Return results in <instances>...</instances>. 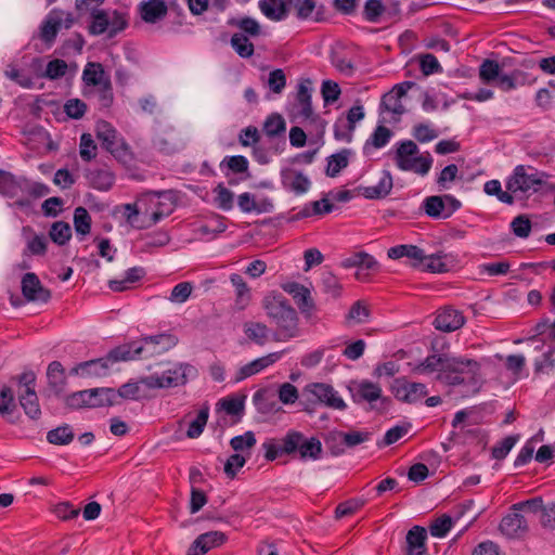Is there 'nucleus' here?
I'll return each mask as SVG.
<instances>
[{
  "mask_svg": "<svg viewBox=\"0 0 555 555\" xmlns=\"http://www.w3.org/2000/svg\"><path fill=\"white\" fill-rule=\"evenodd\" d=\"M420 374L436 373V379L444 385L457 386L465 383L476 384L480 374V364L466 357H450L446 353L427 356L416 367Z\"/></svg>",
  "mask_w": 555,
  "mask_h": 555,
  "instance_id": "obj_1",
  "label": "nucleus"
},
{
  "mask_svg": "<svg viewBox=\"0 0 555 555\" xmlns=\"http://www.w3.org/2000/svg\"><path fill=\"white\" fill-rule=\"evenodd\" d=\"M262 308L274 326V341H288L300 335L298 314L282 295L269 293L262 299Z\"/></svg>",
  "mask_w": 555,
  "mask_h": 555,
  "instance_id": "obj_2",
  "label": "nucleus"
},
{
  "mask_svg": "<svg viewBox=\"0 0 555 555\" xmlns=\"http://www.w3.org/2000/svg\"><path fill=\"white\" fill-rule=\"evenodd\" d=\"M139 207L141 210L140 228H150L173 212L175 195L171 191L149 192L139 197Z\"/></svg>",
  "mask_w": 555,
  "mask_h": 555,
  "instance_id": "obj_3",
  "label": "nucleus"
},
{
  "mask_svg": "<svg viewBox=\"0 0 555 555\" xmlns=\"http://www.w3.org/2000/svg\"><path fill=\"white\" fill-rule=\"evenodd\" d=\"M393 159L400 170L411 171L420 176H426L434 162L428 152L421 154L418 146L412 140H405L397 144Z\"/></svg>",
  "mask_w": 555,
  "mask_h": 555,
  "instance_id": "obj_4",
  "label": "nucleus"
},
{
  "mask_svg": "<svg viewBox=\"0 0 555 555\" xmlns=\"http://www.w3.org/2000/svg\"><path fill=\"white\" fill-rule=\"evenodd\" d=\"M197 376V369L189 363H175L162 374L142 377L141 383L150 389L175 388L184 386L189 379Z\"/></svg>",
  "mask_w": 555,
  "mask_h": 555,
  "instance_id": "obj_5",
  "label": "nucleus"
},
{
  "mask_svg": "<svg viewBox=\"0 0 555 555\" xmlns=\"http://www.w3.org/2000/svg\"><path fill=\"white\" fill-rule=\"evenodd\" d=\"M96 138L102 146L118 162L128 164L133 160L131 147L125 138L107 121L100 120L95 126Z\"/></svg>",
  "mask_w": 555,
  "mask_h": 555,
  "instance_id": "obj_6",
  "label": "nucleus"
},
{
  "mask_svg": "<svg viewBox=\"0 0 555 555\" xmlns=\"http://www.w3.org/2000/svg\"><path fill=\"white\" fill-rule=\"evenodd\" d=\"M283 450L286 455L298 454L302 461L318 460L322 453V444L318 438H306L304 434L289 430L283 437Z\"/></svg>",
  "mask_w": 555,
  "mask_h": 555,
  "instance_id": "obj_7",
  "label": "nucleus"
},
{
  "mask_svg": "<svg viewBox=\"0 0 555 555\" xmlns=\"http://www.w3.org/2000/svg\"><path fill=\"white\" fill-rule=\"evenodd\" d=\"M16 383L18 401L25 414L31 420H38L41 416L39 399L35 390L36 376L33 372H25L11 380Z\"/></svg>",
  "mask_w": 555,
  "mask_h": 555,
  "instance_id": "obj_8",
  "label": "nucleus"
},
{
  "mask_svg": "<svg viewBox=\"0 0 555 555\" xmlns=\"http://www.w3.org/2000/svg\"><path fill=\"white\" fill-rule=\"evenodd\" d=\"M114 392L109 388H94L74 392L66 398L70 409L95 408L112 404Z\"/></svg>",
  "mask_w": 555,
  "mask_h": 555,
  "instance_id": "obj_9",
  "label": "nucleus"
},
{
  "mask_svg": "<svg viewBox=\"0 0 555 555\" xmlns=\"http://www.w3.org/2000/svg\"><path fill=\"white\" fill-rule=\"evenodd\" d=\"M550 177L548 173L541 171L528 173L525 166L519 165L514 169L513 175L506 181V189L512 193L538 191L544 184V180Z\"/></svg>",
  "mask_w": 555,
  "mask_h": 555,
  "instance_id": "obj_10",
  "label": "nucleus"
},
{
  "mask_svg": "<svg viewBox=\"0 0 555 555\" xmlns=\"http://www.w3.org/2000/svg\"><path fill=\"white\" fill-rule=\"evenodd\" d=\"M304 395L308 397L309 401L318 402L335 410H344L346 408L345 401L338 396L334 388L325 383L308 384L304 388Z\"/></svg>",
  "mask_w": 555,
  "mask_h": 555,
  "instance_id": "obj_11",
  "label": "nucleus"
},
{
  "mask_svg": "<svg viewBox=\"0 0 555 555\" xmlns=\"http://www.w3.org/2000/svg\"><path fill=\"white\" fill-rule=\"evenodd\" d=\"M413 85L414 83L411 81L398 83L390 91L385 93L380 102V113L389 114L392 120H399L401 115L405 112L401 99L405 96L408 90Z\"/></svg>",
  "mask_w": 555,
  "mask_h": 555,
  "instance_id": "obj_12",
  "label": "nucleus"
},
{
  "mask_svg": "<svg viewBox=\"0 0 555 555\" xmlns=\"http://www.w3.org/2000/svg\"><path fill=\"white\" fill-rule=\"evenodd\" d=\"M312 82L310 79H301L298 83L296 93V103L293 106V114L295 118L309 120L313 117V109L311 104Z\"/></svg>",
  "mask_w": 555,
  "mask_h": 555,
  "instance_id": "obj_13",
  "label": "nucleus"
},
{
  "mask_svg": "<svg viewBox=\"0 0 555 555\" xmlns=\"http://www.w3.org/2000/svg\"><path fill=\"white\" fill-rule=\"evenodd\" d=\"M395 397L405 403H416L428 393L427 387L423 383H412L408 380H396L392 386Z\"/></svg>",
  "mask_w": 555,
  "mask_h": 555,
  "instance_id": "obj_14",
  "label": "nucleus"
},
{
  "mask_svg": "<svg viewBox=\"0 0 555 555\" xmlns=\"http://www.w3.org/2000/svg\"><path fill=\"white\" fill-rule=\"evenodd\" d=\"M465 324V317L462 311L450 306L437 311L434 326L436 330L450 333L461 328Z\"/></svg>",
  "mask_w": 555,
  "mask_h": 555,
  "instance_id": "obj_15",
  "label": "nucleus"
},
{
  "mask_svg": "<svg viewBox=\"0 0 555 555\" xmlns=\"http://www.w3.org/2000/svg\"><path fill=\"white\" fill-rule=\"evenodd\" d=\"M502 534L509 539L524 537L529 529L526 517L518 511H512L504 516L499 526Z\"/></svg>",
  "mask_w": 555,
  "mask_h": 555,
  "instance_id": "obj_16",
  "label": "nucleus"
},
{
  "mask_svg": "<svg viewBox=\"0 0 555 555\" xmlns=\"http://www.w3.org/2000/svg\"><path fill=\"white\" fill-rule=\"evenodd\" d=\"M227 535L221 531H209L199 534L189 547L186 555H205L210 550L224 544Z\"/></svg>",
  "mask_w": 555,
  "mask_h": 555,
  "instance_id": "obj_17",
  "label": "nucleus"
},
{
  "mask_svg": "<svg viewBox=\"0 0 555 555\" xmlns=\"http://www.w3.org/2000/svg\"><path fill=\"white\" fill-rule=\"evenodd\" d=\"M283 353H284V351L271 352V353H268L267 356L255 359L251 362L243 365L236 372L234 382L240 383V382L246 379L247 377H250V376L261 372L262 370L269 367L270 365L278 362L282 358Z\"/></svg>",
  "mask_w": 555,
  "mask_h": 555,
  "instance_id": "obj_18",
  "label": "nucleus"
},
{
  "mask_svg": "<svg viewBox=\"0 0 555 555\" xmlns=\"http://www.w3.org/2000/svg\"><path fill=\"white\" fill-rule=\"evenodd\" d=\"M22 293L28 301L47 302L51 298L50 291L42 286L39 278L33 272L23 276Z\"/></svg>",
  "mask_w": 555,
  "mask_h": 555,
  "instance_id": "obj_19",
  "label": "nucleus"
},
{
  "mask_svg": "<svg viewBox=\"0 0 555 555\" xmlns=\"http://www.w3.org/2000/svg\"><path fill=\"white\" fill-rule=\"evenodd\" d=\"M281 182L284 189L296 195L307 193L311 186L309 178L294 168H285L281 171Z\"/></svg>",
  "mask_w": 555,
  "mask_h": 555,
  "instance_id": "obj_20",
  "label": "nucleus"
},
{
  "mask_svg": "<svg viewBox=\"0 0 555 555\" xmlns=\"http://www.w3.org/2000/svg\"><path fill=\"white\" fill-rule=\"evenodd\" d=\"M112 364L113 362L107 354L104 358L93 359L77 364L72 370V373L81 375L83 377H103L108 375Z\"/></svg>",
  "mask_w": 555,
  "mask_h": 555,
  "instance_id": "obj_21",
  "label": "nucleus"
},
{
  "mask_svg": "<svg viewBox=\"0 0 555 555\" xmlns=\"http://www.w3.org/2000/svg\"><path fill=\"white\" fill-rule=\"evenodd\" d=\"M352 400L356 403L367 402L371 408L382 398V388L370 380H361L350 388Z\"/></svg>",
  "mask_w": 555,
  "mask_h": 555,
  "instance_id": "obj_22",
  "label": "nucleus"
},
{
  "mask_svg": "<svg viewBox=\"0 0 555 555\" xmlns=\"http://www.w3.org/2000/svg\"><path fill=\"white\" fill-rule=\"evenodd\" d=\"M387 256L395 260L405 257L412 267L418 268L424 259V250L415 245L403 244L390 247Z\"/></svg>",
  "mask_w": 555,
  "mask_h": 555,
  "instance_id": "obj_23",
  "label": "nucleus"
},
{
  "mask_svg": "<svg viewBox=\"0 0 555 555\" xmlns=\"http://www.w3.org/2000/svg\"><path fill=\"white\" fill-rule=\"evenodd\" d=\"M282 288L293 296L297 306L302 312H306L313 308V302L310 296V292L307 287L296 282H288L282 285Z\"/></svg>",
  "mask_w": 555,
  "mask_h": 555,
  "instance_id": "obj_24",
  "label": "nucleus"
},
{
  "mask_svg": "<svg viewBox=\"0 0 555 555\" xmlns=\"http://www.w3.org/2000/svg\"><path fill=\"white\" fill-rule=\"evenodd\" d=\"M168 9L164 0H149L140 4V14L144 22L156 23L167 15Z\"/></svg>",
  "mask_w": 555,
  "mask_h": 555,
  "instance_id": "obj_25",
  "label": "nucleus"
},
{
  "mask_svg": "<svg viewBox=\"0 0 555 555\" xmlns=\"http://www.w3.org/2000/svg\"><path fill=\"white\" fill-rule=\"evenodd\" d=\"M427 532L421 526H414L408 531L406 534V554L408 555H422L425 553V541Z\"/></svg>",
  "mask_w": 555,
  "mask_h": 555,
  "instance_id": "obj_26",
  "label": "nucleus"
},
{
  "mask_svg": "<svg viewBox=\"0 0 555 555\" xmlns=\"http://www.w3.org/2000/svg\"><path fill=\"white\" fill-rule=\"evenodd\" d=\"M230 281L235 289V307L237 310H244L250 304L251 293L250 288L244 279L233 273L230 275Z\"/></svg>",
  "mask_w": 555,
  "mask_h": 555,
  "instance_id": "obj_27",
  "label": "nucleus"
},
{
  "mask_svg": "<svg viewBox=\"0 0 555 555\" xmlns=\"http://www.w3.org/2000/svg\"><path fill=\"white\" fill-rule=\"evenodd\" d=\"M343 267L345 268H358L359 270L356 272V278L361 280V269L365 270H376L377 261L375 258L366 253H356L350 257L344 259Z\"/></svg>",
  "mask_w": 555,
  "mask_h": 555,
  "instance_id": "obj_28",
  "label": "nucleus"
},
{
  "mask_svg": "<svg viewBox=\"0 0 555 555\" xmlns=\"http://www.w3.org/2000/svg\"><path fill=\"white\" fill-rule=\"evenodd\" d=\"M451 263V259L446 254L426 255L424 251V259L418 268L433 273H442L449 271Z\"/></svg>",
  "mask_w": 555,
  "mask_h": 555,
  "instance_id": "obj_29",
  "label": "nucleus"
},
{
  "mask_svg": "<svg viewBox=\"0 0 555 555\" xmlns=\"http://www.w3.org/2000/svg\"><path fill=\"white\" fill-rule=\"evenodd\" d=\"M143 351V346L137 341L125 344L112 349L108 352L113 363L137 359Z\"/></svg>",
  "mask_w": 555,
  "mask_h": 555,
  "instance_id": "obj_30",
  "label": "nucleus"
},
{
  "mask_svg": "<svg viewBox=\"0 0 555 555\" xmlns=\"http://www.w3.org/2000/svg\"><path fill=\"white\" fill-rule=\"evenodd\" d=\"M87 179L92 188L108 191L115 182V175L106 168H101L89 171Z\"/></svg>",
  "mask_w": 555,
  "mask_h": 555,
  "instance_id": "obj_31",
  "label": "nucleus"
},
{
  "mask_svg": "<svg viewBox=\"0 0 555 555\" xmlns=\"http://www.w3.org/2000/svg\"><path fill=\"white\" fill-rule=\"evenodd\" d=\"M243 330L246 337L259 346L269 340L270 328L264 323L248 321L244 323Z\"/></svg>",
  "mask_w": 555,
  "mask_h": 555,
  "instance_id": "obj_32",
  "label": "nucleus"
},
{
  "mask_svg": "<svg viewBox=\"0 0 555 555\" xmlns=\"http://www.w3.org/2000/svg\"><path fill=\"white\" fill-rule=\"evenodd\" d=\"M23 179H17L10 172L0 170V193L8 197H16L22 194Z\"/></svg>",
  "mask_w": 555,
  "mask_h": 555,
  "instance_id": "obj_33",
  "label": "nucleus"
},
{
  "mask_svg": "<svg viewBox=\"0 0 555 555\" xmlns=\"http://www.w3.org/2000/svg\"><path fill=\"white\" fill-rule=\"evenodd\" d=\"M392 189V177L385 172L376 185L363 188L362 194L370 199L386 197Z\"/></svg>",
  "mask_w": 555,
  "mask_h": 555,
  "instance_id": "obj_34",
  "label": "nucleus"
},
{
  "mask_svg": "<svg viewBox=\"0 0 555 555\" xmlns=\"http://www.w3.org/2000/svg\"><path fill=\"white\" fill-rule=\"evenodd\" d=\"M82 80L88 86H102L111 81L105 75L104 68L100 63H88L82 73Z\"/></svg>",
  "mask_w": 555,
  "mask_h": 555,
  "instance_id": "obj_35",
  "label": "nucleus"
},
{
  "mask_svg": "<svg viewBox=\"0 0 555 555\" xmlns=\"http://www.w3.org/2000/svg\"><path fill=\"white\" fill-rule=\"evenodd\" d=\"M392 132L385 126H378L364 144V153L370 154L373 149L384 147L390 140Z\"/></svg>",
  "mask_w": 555,
  "mask_h": 555,
  "instance_id": "obj_36",
  "label": "nucleus"
},
{
  "mask_svg": "<svg viewBox=\"0 0 555 555\" xmlns=\"http://www.w3.org/2000/svg\"><path fill=\"white\" fill-rule=\"evenodd\" d=\"M261 12L273 21L285 18L287 10L282 0H266L260 3Z\"/></svg>",
  "mask_w": 555,
  "mask_h": 555,
  "instance_id": "obj_37",
  "label": "nucleus"
},
{
  "mask_svg": "<svg viewBox=\"0 0 555 555\" xmlns=\"http://www.w3.org/2000/svg\"><path fill=\"white\" fill-rule=\"evenodd\" d=\"M425 212L433 218H449L443 196H429L424 201Z\"/></svg>",
  "mask_w": 555,
  "mask_h": 555,
  "instance_id": "obj_38",
  "label": "nucleus"
},
{
  "mask_svg": "<svg viewBox=\"0 0 555 555\" xmlns=\"http://www.w3.org/2000/svg\"><path fill=\"white\" fill-rule=\"evenodd\" d=\"M61 28L62 22L59 15L50 12L41 26V39L46 42H52Z\"/></svg>",
  "mask_w": 555,
  "mask_h": 555,
  "instance_id": "obj_39",
  "label": "nucleus"
},
{
  "mask_svg": "<svg viewBox=\"0 0 555 555\" xmlns=\"http://www.w3.org/2000/svg\"><path fill=\"white\" fill-rule=\"evenodd\" d=\"M74 227L77 235H81L83 240L91 230V217L85 207H77L74 211Z\"/></svg>",
  "mask_w": 555,
  "mask_h": 555,
  "instance_id": "obj_40",
  "label": "nucleus"
},
{
  "mask_svg": "<svg viewBox=\"0 0 555 555\" xmlns=\"http://www.w3.org/2000/svg\"><path fill=\"white\" fill-rule=\"evenodd\" d=\"M215 194L214 203L222 210H231L234 204V194L231 190L225 188L222 183H219L214 190Z\"/></svg>",
  "mask_w": 555,
  "mask_h": 555,
  "instance_id": "obj_41",
  "label": "nucleus"
},
{
  "mask_svg": "<svg viewBox=\"0 0 555 555\" xmlns=\"http://www.w3.org/2000/svg\"><path fill=\"white\" fill-rule=\"evenodd\" d=\"M50 238L57 245H65L72 237V228L65 221H56L49 231Z\"/></svg>",
  "mask_w": 555,
  "mask_h": 555,
  "instance_id": "obj_42",
  "label": "nucleus"
},
{
  "mask_svg": "<svg viewBox=\"0 0 555 555\" xmlns=\"http://www.w3.org/2000/svg\"><path fill=\"white\" fill-rule=\"evenodd\" d=\"M349 151L343 150L339 153L331 155L327 158L326 175L328 177H336L344 168L348 166Z\"/></svg>",
  "mask_w": 555,
  "mask_h": 555,
  "instance_id": "obj_43",
  "label": "nucleus"
},
{
  "mask_svg": "<svg viewBox=\"0 0 555 555\" xmlns=\"http://www.w3.org/2000/svg\"><path fill=\"white\" fill-rule=\"evenodd\" d=\"M209 417V408L208 405H204L197 413V416L194 421H192L189 425L186 436L191 439L198 438L208 422Z\"/></svg>",
  "mask_w": 555,
  "mask_h": 555,
  "instance_id": "obj_44",
  "label": "nucleus"
},
{
  "mask_svg": "<svg viewBox=\"0 0 555 555\" xmlns=\"http://www.w3.org/2000/svg\"><path fill=\"white\" fill-rule=\"evenodd\" d=\"M286 124L284 118L279 114H271L263 124V131L268 137H278L284 134Z\"/></svg>",
  "mask_w": 555,
  "mask_h": 555,
  "instance_id": "obj_45",
  "label": "nucleus"
},
{
  "mask_svg": "<svg viewBox=\"0 0 555 555\" xmlns=\"http://www.w3.org/2000/svg\"><path fill=\"white\" fill-rule=\"evenodd\" d=\"M370 313L371 311L369 305L361 300H358L350 307L346 319L348 322L360 324L369 320Z\"/></svg>",
  "mask_w": 555,
  "mask_h": 555,
  "instance_id": "obj_46",
  "label": "nucleus"
},
{
  "mask_svg": "<svg viewBox=\"0 0 555 555\" xmlns=\"http://www.w3.org/2000/svg\"><path fill=\"white\" fill-rule=\"evenodd\" d=\"M47 439L50 443L53 444H68L74 439V433L68 425L60 426L55 429H52L48 433Z\"/></svg>",
  "mask_w": 555,
  "mask_h": 555,
  "instance_id": "obj_47",
  "label": "nucleus"
},
{
  "mask_svg": "<svg viewBox=\"0 0 555 555\" xmlns=\"http://www.w3.org/2000/svg\"><path fill=\"white\" fill-rule=\"evenodd\" d=\"M143 341L146 345L159 346L157 352H164L173 348L178 344V338L172 334H159L144 337Z\"/></svg>",
  "mask_w": 555,
  "mask_h": 555,
  "instance_id": "obj_48",
  "label": "nucleus"
},
{
  "mask_svg": "<svg viewBox=\"0 0 555 555\" xmlns=\"http://www.w3.org/2000/svg\"><path fill=\"white\" fill-rule=\"evenodd\" d=\"M231 46L241 57H250L254 54V44L242 34H234Z\"/></svg>",
  "mask_w": 555,
  "mask_h": 555,
  "instance_id": "obj_49",
  "label": "nucleus"
},
{
  "mask_svg": "<svg viewBox=\"0 0 555 555\" xmlns=\"http://www.w3.org/2000/svg\"><path fill=\"white\" fill-rule=\"evenodd\" d=\"M15 408L14 389L10 386H2L0 388V414H11Z\"/></svg>",
  "mask_w": 555,
  "mask_h": 555,
  "instance_id": "obj_50",
  "label": "nucleus"
},
{
  "mask_svg": "<svg viewBox=\"0 0 555 555\" xmlns=\"http://www.w3.org/2000/svg\"><path fill=\"white\" fill-rule=\"evenodd\" d=\"M332 64L343 75L351 76L354 72L352 60L343 52H333Z\"/></svg>",
  "mask_w": 555,
  "mask_h": 555,
  "instance_id": "obj_51",
  "label": "nucleus"
},
{
  "mask_svg": "<svg viewBox=\"0 0 555 555\" xmlns=\"http://www.w3.org/2000/svg\"><path fill=\"white\" fill-rule=\"evenodd\" d=\"M501 68L498 62L485 60L479 67V77L483 82H491L498 79Z\"/></svg>",
  "mask_w": 555,
  "mask_h": 555,
  "instance_id": "obj_52",
  "label": "nucleus"
},
{
  "mask_svg": "<svg viewBox=\"0 0 555 555\" xmlns=\"http://www.w3.org/2000/svg\"><path fill=\"white\" fill-rule=\"evenodd\" d=\"M453 520L448 515H442L435 519L429 526L430 534L435 538H443L451 530Z\"/></svg>",
  "mask_w": 555,
  "mask_h": 555,
  "instance_id": "obj_53",
  "label": "nucleus"
},
{
  "mask_svg": "<svg viewBox=\"0 0 555 555\" xmlns=\"http://www.w3.org/2000/svg\"><path fill=\"white\" fill-rule=\"evenodd\" d=\"M413 137L421 143H426L438 138V131L428 124H416L412 130Z\"/></svg>",
  "mask_w": 555,
  "mask_h": 555,
  "instance_id": "obj_54",
  "label": "nucleus"
},
{
  "mask_svg": "<svg viewBox=\"0 0 555 555\" xmlns=\"http://www.w3.org/2000/svg\"><path fill=\"white\" fill-rule=\"evenodd\" d=\"M79 154L86 162H90L96 156V144L90 133H83L80 137Z\"/></svg>",
  "mask_w": 555,
  "mask_h": 555,
  "instance_id": "obj_55",
  "label": "nucleus"
},
{
  "mask_svg": "<svg viewBox=\"0 0 555 555\" xmlns=\"http://www.w3.org/2000/svg\"><path fill=\"white\" fill-rule=\"evenodd\" d=\"M108 29V12L96 10L92 13V22L90 33L93 35H102Z\"/></svg>",
  "mask_w": 555,
  "mask_h": 555,
  "instance_id": "obj_56",
  "label": "nucleus"
},
{
  "mask_svg": "<svg viewBox=\"0 0 555 555\" xmlns=\"http://www.w3.org/2000/svg\"><path fill=\"white\" fill-rule=\"evenodd\" d=\"M257 440L253 431H246L244 435L235 436L230 440V446L234 451L249 450L255 447Z\"/></svg>",
  "mask_w": 555,
  "mask_h": 555,
  "instance_id": "obj_57",
  "label": "nucleus"
},
{
  "mask_svg": "<svg viewBox=\"0 0 555 555\" xmlns=\"http://www.w3.org/2000/svg\"><path fill=\"white\" fill-rule=\"evenodd\" d=\"M229 25L236 26L242 29L244 33L250 36H258L260 34V25L259 23L251 17H243L240 20L232 18L229 21Z\"/></svg>",
  "mask_w": 555,
  "mask_h": 555,
  "instance_id": "obj_58",
  "label": "nucleus"
},
{
  "mask_svg": "<svg viewBox=\"0 0 555 555\" xmlns=\"http://www.w3.org/2000/svg\"><path fill=\"white\" fill-rule=\"evenodd\" d=\"M193 286L189 282H181L177 284L170 294L169 300L175 304L185 302L191 296Z\"/></svg>",
  "mask_w": 555,
  "mask_h": 555,
  "instance_id": "obj_59",
  "label": "nucleus"
},
{
  "mask_svg": "<svg viewBox=\"0 0 555 555\" xmlns=\"http://www.w3.org/2000/svg\"><path fill=\"white\" fill-rule=\"evenodd\" d=\"M67 72V64L64 60L55 59L47 64L44 76L51 80L63 77Z\"/></svg>",
  "mask_w": 555,
  "mask_h": 555,
  "instance_id": "obj_60",
  "label": "nucleus"
},
{
  "mask_svg": "<svg viewBox=\"0 0 555 555\" xmlns=\"http://www.w3.org/2000/svg\"><path fill=\"white\" fill-rule=\"evenodd\" d=\"M127 26V20L125 14L113 11L108 13V36L112 38L119 31L124 30Z\"/></svg>",
  "mask_w": 555,
  "mask_h": 555,
  "instance_id": "obj_61",
  "label": "nucleus"
},
{
  "mask_svg": "<svg viewBox=\"0 0 555 555\" xmlns=\"http://www.w3.org/2000/svg\"><path fill=\"white\" fill-rule=\"evenodd\" d=\"M513 233L521 238H526L531 232V221L528 217L520 215L517 216L511 223Z\"/></svg>",
  "mask_w": 555,
  "mask_h": 555,
  "instance_id": "obj_62",
  "label": "nucleus"
},
{
  "mask_svg": "<svg viewBox=\"0 0 555 555\" xmlns=\"http://www.w3.org/2000/svg\"><path fill=\"white\" fill-rule=\"evenodd\" d=\"M322 286L325 293L333 297L340 296L341 284L336 275L331 272H325L322 276Z\"/></svg>",
  "mask_w": 555,
  "mask_h": 555,
  "instance_id": "obj_63",
  "label": "nucleus"
},
{
  "mask_svg": "<svg viewBox=\"0 0 555 555\" xmlns=\"http://www.w3.org/2000/svg\"><path fill=\"white\" fill-rule=\"evenodd\" d=\"M385 8L382 0H366L364 5V17L369 22H377Z\"/></svg>",
  "mask_w": 555,
  "mask_h": 555,
  "instance_id": "obj_64",
  "label": "nucleus"
}]
</instances>
